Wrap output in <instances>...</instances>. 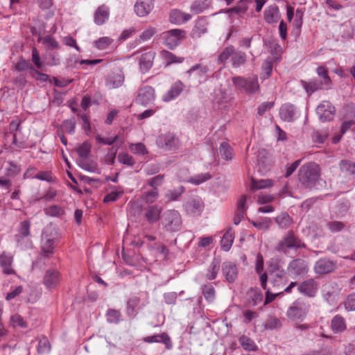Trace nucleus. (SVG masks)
I'll list each match as a JSON object with an SVG mask.
<instances>
[{
  "instance_id": "obj_1",
  "label": "nucleus",
  "mask_w": 355,
  "mask_h": 355,
  "mask_svg": "<svg viewBox=\"0 0 355 355\" xmlns=\"http://www.w3.org/2000/svg\"><path fill=\"white\" fill-rule=\"evenodd\" d=\"M306 248V244L293 232L288 231L278 242L275 249L276 251L288 254L292 251L296 252L300 248Z\"/></svg>"
},
{
  "instance_id": "obj_2",
  "label": "nucleus",
  "mask_w": 355,
  "mask_h": 355,
  "mask_svg": "<svg viewBox=\"0 0 355 355\" xmlns=\"http://www.w3.org/2000/svg\"><path fill=\"white\" fill-rule=\"evenodd\" d=\"M320 166L314 162L302 165L298 171V179L305 187H312L320 178Z\"/></svg>"
},
{
  "instance_id": "obj_3",
  "label": "nucleus",
  "mask_w": 355,
  "mask_h": 355,
  "mask_svg": "<svg viewBox=\"0 0 355 355\" xmlns=\"http://www.w3.org/2000/svg\"><path fill=\"white\" fill-rule=\"evenodd\" d=\"M149 303L148 294L140 292L132 294L127 301L126 313L130 318H135L137 314V309L146 306Z\"/></svg>"
},
{
  "instance_id": "obj_4",
  "label": "nucleus",
  "mask_w": 355,
  "mask_h": 355,
  "mask_svg": "<svg viewBox=\"0 0 355 355\" xmlns=\"http://www.w3.org/2000/svg\"><path fill=\"white\" fill-rule=\"evenodd\" d=\"M21 120L19 118L11 121L9 123V130L5 134L6 139L12 136V146L15 150H21L31 147L29 146L24 139H17V134H21Z\"/></svg>"
},
{
  "instance_id": "obj_5",
  "label": "nucleus",
  "mask_w": 355,
  "mask_h": 355,
  "mask_svg": "<svg viewBox=\"0 0 355 355\" xmlns=\"http://www.w3.org/2000/svg\"><path fill=\"white\" fill-rule=\"evenodd\" d=\"M232 83L236 89L248 94H254L259 89V84L257 76L244 78L236 76L232 78Z\"/></svg>"
},
{
  "instance_id": "obj_6",
  "label": "nucleus",
  "mask_w": 355,
  "mask_h": 355,
  "mask_svg": "<svg viewBox=\"0 0 355 355\" xmlns=\"http://www.w3.org/2000/svg\"><path fill=\"white\" fill-rule=\"evenodd\" d=\"M162 224L168 232L179 231L182 224L181 215L176 210H167L163 214Z\"/></svg>"
},
{
  "instance_id": "obj_7",
  "label": "nucleus",
  "mask_w": 355,
  "mask_h": 355,
  "mask_svg": "<svg viewBox=\"0 0 355 355\" xmlns=\"http://www.w3.org/2000/svg\"><path fill=\"white\" fill-rule=\"evenodd\" d=\"M287 272L293 279H301L304 277L309 271L308 261L302 259H295L292 260L287 266Z\"/></svg>"
},
{
  "instance_id": "obj_8",
  "label": "nucleus",
  "mask_w": 355,
  "mask_h": 355,
  "mask_svg": "<svg viewBox=\"0 0 355 355\" xmlns=\"http://www.w3.org/2000/svg\"><path fill=\"white\" fill-rule=\"evenodd\" d=\"M269 280L275 290L283 289L288 281L286 271L277 264L270 266Z\"/></svg>"
},
{
  "instance_id": "obj_9",
  "label": "nucleus",
  "mask_w": 355,
  "mask_h": 355,
  "mask_svg": "<svg viewBox=\"0 0 355 355\" xmlns=\"http://www.w3.org/2000/svg\"><path fill=\"white\" fill-rule=\"evenodd\" d=\"M156 144L158 148L164 150L173 151L179 148L180 142L173 133L166 132L157 137Z\"/></svg>"
},
{
  "instance_id": "obj_10",
  "label": "nucleus",
  "mask_w": 355,
  "mask_h": 355,
  "mask_svg": "<svg viewBox=\"0 0 355 355\" xmlns=\"http://www.w3.org/2000/svg\"><path fill=\"white\" fill-rule=\"evenodd\" d=\"M186 32L182 29H172L164 33V44L171 49L177 47L185 37Z\"/></svg>"
},
{
  "instance_id": "obj_11",
  "label": "nucleus",
  "mask_w": 355,
  "mask_h": 355,
  "mask_svg": "<svg viewBox=\"0 0 355 355\" xmlns=\"http://www.w3.org/2000/svg\"><path fill=\"white\" fill-rule=\"evenodd\" d=\"M55 245V238L48 234V230L46 229L42 232L41 241V252L39 255V259L42 257L49 258L50 255L53 254V250Z\"/></svg>"
},
{
  "instance_id": "obj_12",
  "label": "nucleus",
  "mask_w": 355,
  "mask_h": 355,
  "mask_svg": "<svg viewBox=\"0 0 355 355\" xmlns=\"http://www.w3.org/2000/svg\"><path fill=\"white\" fill-rule=\"evenodd\" d=\"M309 310V305L300 302L293 304L287 311V316L292 320H303Z\"/></svg>"
},
{
  "instance_id": "obj_13",
  "label": "nucleus",
  "mask_w": 355,
  "mask_h": 355,
  "mask_svg": "<svg viewBox=\"0 0 355 355\" xmlns=\"http://www.w3.org/2000/svg\"><path fill=\"white\" fill-rule=\"evenodd\" d=\"M336 112L334 106L327 101L321 102L316 108V114L322 122L333 119Z\"/></svg>"
},
{
  "instance_id": "obj_14",
  "label": "nucleus",
  "mask_w": 355,
  "mask_h": 355,
  "mask_svg": "<svg viewBox=\"0 0 355 355\" xmlns=\"http://www.w3.org/2000/svg\"><path fill=\"white\" fill-rule=\"evenodd\" d=\"M322 297L330 305H334L339 300V289L335 283H327L322 286Z\"/></svg>"
},
{
  "instance_id": "obj_15",
  "label": "nucleus",
  "mask_w": 355,
  "mask_h": 355,
  "mask_svg": "<svg viewBox=\"0 0 355 355\" xmlns=\"http://www.w3.org/2000/svg\"><path fill=\"white\" fill-rule=\"evenodd\" d=\"M61 279V275L58 270L50 268L44 272L42 283L46 288L53 290L60 284Z\"/></svg>"
},
{
  "instance_id": "obj_16",
  "label": "nucleus",
  "mask_w": 355,
  "mask_h": 355,
  "mask_svg": "<svg viewBox=\"0 0 355 355\" xmlns=\"http://www.w3.org/2000/svg\"><path fill=\"white\" fill-rule=\"evenodd\" d=\"M184 209L191 216H200L204 209V202L198 197L189 198L184 204Z\"/></svg>"
},
{
  "instance_id": "obj_17",
  "label": "nucleus",
  "mask_w": 355,
  "mask_h": 355,
  "mask_svg": "<svg viewBox=\"0 0 355 355\" xmlns=\"http://www.w3.org/2000/svg\"><path fill=\"white\" fill-rule=\"evenodd\" d=\"M318 290V284L314 279H306L297 285V291L302 295L314 297Z\"/></svg>"
},
{
  "instance_id": "obj_18",
  "label": "nucleus",
  "mask_w": 355,
  "mask_h": 355,
  "mask_svg": "<svg viewBox=\"0 0 355 355\" xmlns=\"http://www.w3.org/2000/svg\"><path fill=\"white\" fill-rule=\"evenodd\" d=\"M336 266V262L327 258H322L315 263L313 269L316 274L324 275L333 272Z\"/></svg>"
},
{
  "instance_id": "obj_19",
  "label": "nucleus",
  "mask_w": 355,
  "mask_h": 355,
  "mask_svg": "<svg viewBox=\"0 0 355 355\" xmlns=\"http://www.w3.org/2000/svg\"><path fill=\"white\" fill-rule=\"evenodd\" d=\"M279 116L284 121L292 122L298 117V111L294 105L285 103L279 109Z\"/></svg>"
},
{
  "instance_id": "obj_20",
  "label": "nucleus",
  "mask_w": 355,
  "mask_h": 355,
  "mask_svg": "<svg viewBox=\"0 0 355 355\" xmlns=\"http://www.w3.org/2000/svg\"><path fill=\"white\" fill-rule=\"evenodd\" d=\"M154 8V0H137L134 6L136 15L140 17H146Z\"/></svg>"
},
{
  "instance_id": "obj_21",
  "label": "nucleus",
  "mask_w": 355,
  "mask_h": 355,
  "mask_svg": "<svg viewBox=\"0 0 355 355\" xmlns=\"http://www.w3.org/2000/svg\"><path fill=\"white\" fill-rule=\"evenodd\" d=\"M155 98V89L151 86L145 85L139 89L137 101L144 105L153 102Z\"/></svg>"
},
{
  "instance_id": "obj_22",
  "label": "nucleus",
  "mask_w": 355,
  "mask_h": 355,
  "mask_svg": "<svg viewBox=\"0 0 355 355\" xmlns=\"http://www.w3.org/2000/svg\"><path fill=\"white\" fill-rule=\"evenodd\" d=\"M156 53L154 51H149L141 55L139 59L140 70L143 73L148 71L153 67Z\"/></svg>"
},
{
  "instance_id": "obj_23",
  "label": "nucleus",
  "mask_w": 355,
  "mask_h": 355,
  "mask_svg": "<svg viewBox=\"0 0 355 355\" xmlns=\"http://www.w3.org/2000/svg\"><path fill=\"white\" fill-rule=\"evenodd\" d=\"M281 18L278 6L275 4L268 6L263 12V19L269 24L277 23Z\"/></svg>"
},
{
  "instance_id": "obj_24",
  "label": "nucleus",
  "mask_w": 355,
  "mask_h": 355,
  "mask_svg": "<svg viewBox=\"0 0 355 355\" xmlns=\"http://www.w3.org/2000/svg\"><path fill=\"white\" fill-rule=\"evenodd\" d=\"M222 272L227 282L232 283L237 278L238 268L234 263L226 261L222 265Z\"/></svg>"
},
{
  "instance_id": "obj_25",
  "label": "nucleus",
  "mask_w": 355,
  "mask_h": 355,
  "mask_svg": "<svg viewBox=\"0 0 355 355\" xmlns=\"http://www.w3.org/2000/svg\"><path fill=\"white\" fill-rule=\"evenodd\" d=\"M184 85L180 80L175 82L169 90L163 95L162 100L164 102H169L176 98L183 91Z\"/></svg>"
},
{
  "instance_id": "obj_26",
  "label": "nucleus",
  "mask_w": 355,
  "mask_h": 355,
  "mask_svg": "<svg viewBox=\"0 0 355 355\" xmlns=\"http://www.w3.org/2000/svg\"><path fill=\"white\" fill-rule=\"evenodd\" d=\"M330 329L334 334L343 333L347 329L345 319L339 314L336 315L331 320Z\"/></svg>"
},
{
  "instance_id": "obj_27",
  "label": "nucleus",
  "mask_w": 355,
  "mask_h": 355,
  "mask_svg": "<svg viewBox=\"0 0 355 355\" xmlns=\"http://www.w3.org/2000/svg\"><path fill=\"white\" fill-rule=\"evenodd\" d=\"M144 342L148 343H164L167 349L172 347V343L171 339L166 333H162L160 334H155L144 337L143 339Z\"/></svg>"
},
{
  "instance_id": "obj_28",
  "label": "nucleus",
  "mask_w": 355,
  "mask_h": 355,
  "mask_svg": "<svg viewBox=\"0 0 355 355\" xmlns=\"http://www.w3.org/2000/svg\"><path fill=\"white\" fill-rule=\"evenodd\" d=\"M110 17V8L105 5L99 6L94 12V23L98 26L103 25L108 20Z\"/></svg>"
},
{
  "instance_id": "obj_29",
  "label": "nucleus",
  "mask_w": 355,
  "mask_h": 355,
  "mask_svg": "<svg viewBox=\"0 0 355 355\" xmlns=\"http://www.w3.org/2000/svg\"><path fill=\"white\" fill-rule=\"evenodd\" d=\"M191 19V15L189 13L184 12L180 10L174 9L170 12L169 20L175 24H184Z\"/></svg>"
},
{
  "instance_id": "obj_30",
  "label": "nucleus",
  "mask_w": 355,
  "mask_h": 355,
  "mask_svg": "<svg viewBox=\"0 0 355 355\" xmlns=\"http://www.w3.org/2000/svg\"><path fill=\"white\" fill-rule=\"evenodd\" d=\"M300 83L309 96L312 94L313 92L325 87L324 85H323L322 83L316 78L311 79L309 81L301 80Z\"/></svg>"
},
{
  "instance_id": "obj_31",
  "label": "nucleus",
  "mask_w": 355,
  "mask_h": 355,
  "mask_svg": "<svg viewBox=\"0 0 355 355\" xmlns=\"http://www.w3.org/2000/svg\"><path fill=\"white\" fill-rule=\"evenodd\" d=\"M12 256L10 254L3 252L0 255V265L4 274H15V270L12 268Z\"/></svg>"
},
{
  "instance_id": "obj_32",
  "label": "nucleus",
  "mask_w": 355,
  "mask_h": 355,
  "mask_svg": "<svg viewBox=\"0 0 355 355\" xmlns=\"http://www.w3.org/2000/svg\"><path fill=\"white\" fill-rule=\"evenodd\" d=\"M263 301V295L258 288H251L248 292V300L246 305L248 307H254Z\"/></svg>"
},
{
  "instance_id": "obj_33",
  "label": "nucleus",
  "mask_w": 355,
  "mask_h": 355,
  "mask_svg": "<svg viewBox=\"0 0 355 355\" xmlns=\"http://www.w3.org/2000/svg\"><path fill=\"white\" fill-rule=\"evenodd\" d=\"M162 208L157 205L149 206L146 209L145 217L150 223L156 222L160 217Z\"/></svg>"
},
{
  "instance_id": "obj_34",
  "label": "nucleus",
  "mask_w": 355,
  "mask_h": 355,
  "mask_svg": "<svg viewBox=\"0 0 355 355\" xmlns=\"http://www.w3.org/2000/svg\"><path fill=\"white\" fill-rule=\"evenodd\" d=\"M124 82V76L119 71L112 73L107 80V85L111 88H118L121 87Z\"/></svg>"
},
{
  "instance_id": "obj_35",
  "label": "nucleus",
  "mask_w": 355,
  "mask_h": 355,
  "mask_svg": "<svg viewBox=\"0 0 355 355\" xmlns=\"http://www.w3.org/2000/svg\"><path fill=\"white\" fill-rule=\"evenodd\" d=\"M220 261L218 259L214 258L209 267L207 268L206 272V277L209 280L215 279L220 269Z\"/></svg>"
},
{
  "instance_id": "obj_36",
  "label": "nucleus",
  "mask_w": 355,
  "mask_h": 355,
  "mask_svg": "<svg viewBox=\"0 0 355 355\" xmlns=\"http://www.w3.org/2000/svg\"><path fill=\"white\" fill-rule=\"evenodd\" d=\"M234 232L230 228L225 233V234L223 235V236L221 239L220 243H221L222 249L225 252L229 251L232 247L233 242H234Z\"/></svg>"
},
{
  "instance_id": "obj_37",
  "label": "nucleus",
  "mask_w": 355,
  "mask_h": 355,
  "mask_svg": "<svg viewBox=\"0 0 355 355\" xmlns=\"http://www.w3.org/2000/svg\"><path fill=\"white\" fill-rule=\"evenodd\" d=\"M37 41L39 42H42L48 50L60 49V44L51 35H47L44 37L39 36Z\"/></svg>"
},
{
  "instance_id": "obj_38",
  "label": "nucleus",
  "mask_w": 355,
  "mask_h": 355,
  "mask_svg": "<svg viewBox=\"0 0 355 355\" xmlns=\"http://www.w3.org/2000/svg\"><path fill=\"white\" fill-rule=\"evenodd\" d=\"M207 21L205 18H199L193 29V35L196 37H200L207 31Z\"/></svg>"
},
{
  "instance_id": "obj_39",
  "label": "nucleus",
  "mask_w": 355,
  "mask_h": 355,
  "mask_svg": "<svg viewBox=\"0 0 355 355\" xmlns=\"http://www.w3.org/2000/svg\"><path fill=\"white\" fill-rule=\"evenodd\" d=\"M247 60L246 54L241 51H235L232 57V66L234 68H239L243 66Z\"/></svg>"
},
{
  "instance_id": "obj_40",
  "label": "nucleus",
  "mask_w": 355,
  "mask_h": 355,
  "mask_svg": "<svg viewBox=\"0 0 355 355\" xmlns=\"http://www.w3.org/2000/svg\"><path fill=\"white\" fill-rule=\"evenodd\" d=\"M219 153L221 157L227 161H230L234 157L232 148L227 142H222L219 148Z\"/></svg>"
},
{
  "instance_id": "obj_41",
  "label": "nucleus",
  "mask_w": 355,
  "mask_h": 355,
  "mask_svg": "<svg viewBox=\"0 0 355 355\" xmlns=\"http://www.w3.org/2000/svg\"><path fill=\"white\" fill-rule=\"evenodd\" d=\"M161 56L166 65L173 63H182L184 60L183 58L178 57L173 53L164 50L161 51Z\"/></svg>"
},
{
  "instance_id": "obj_42",
  "label": "nucleus",
  "mask_w": 355,
  "mask_h": 355,
  "mask_svg": "<svg viewBox=\"0 0 355 355\" xmlns=\"http://www.w3.org/2000/svg\"><path fill=\"white\" fill-rule=\"evenodd\" d=\"M239 341L243 349L246 351L254 352L258 349L254 340L246 336H241Z\"/></svg>"
},
{
  "instance_id": "obj_43",
  "label": "nucleus",
  "mask_w": 355,
  "mask_h": 355,
  "mask_svg": "<svg viewBox=\"0 0 355 355\" xmlns=\"http://www.w3.org/2000/svg\"><path fill=\"white\" fill-rule=\"evenodd\" d=\"M275 221L281 229L288 228L293 223V219L286 213H282L275 218Z\"/></svg>"
},
{
  "instance_id": "obj_44",
  "label": "nucleus",
  "mask_w": 355,
  "mask_h": 355,
  "mask_svg": "<svg viewBox=\"0 0 355 355\" xmlns=\"http://www.w3.org/2000/svg\"><path fill=\"white\" fill-rule=\"evenodd\" d=\"M316 72L320 78L319 81L321 82V83H322V85H324L326 88L329 87L331 84V80L330 77L329 76L327 69L324 67L320 66L317 68Z\"/></svg>"
},
{
  "instance_id": "obj_45",
  "label": "nucleus",
  "mask_w": 355,
  "mask_h": 355,
  "mask_svg": "<svg viewBox=\"0 0 355 355\" xmlns=\"http://www.w3.org/2000/svg\"><path fill=\"white\" fill-rule=\"evenodd\" d=\"M340 168L345 176L355 175V163L352 162L342 160L340 163Z\"/></svg>"
},
{
  "instance_id": "obj_46",
  "label": "nucleus",
  "mask_w": 355,
  "mask_h": 355,
  "mask_svg": "<svg viewBox=\"0 0 355 355\" xmlns=\"http://www.w3.org/2000/svg\"><path fill=\"white\" fill-rule=\"evenodd\" d=\"M124 191L122 187H119L117 189L113 190L108 193L103 198L104 203H110L116 202L123 194Z\"/></svg>"
},
{
  "instance_id": "obj_47",
  "label": "nucleus",
  "mask_w": 355,
  "mask_h": 355,
  "mask_svg": "<svg viewBox=\"0 0 355 355\" xmlns=\"http://www.w3.org/2000/svg\"><path fill=\"white\" fill-rule=\"evenodd\" d=\"M272 185L273 181L270 179L252 180V189L253 190L266 189L271 187Z\"/></svg>"
},
{
  "instance_id": "obj_48",
  "label": "nucleus",
  "mask_w": 355,
  "mask_h": 355,
  "mask_svg": "<svg viewBox=\"0 0 355 355\" xmlns=\"http://www.w3.org/2000/svg\"><path fill=\"white\" fill-rule=\"evenodd\" d=\"M343 119L355 121V105L353 103H348L343 108Z\"/></svg>"
},
{
  "instance_id": "obj_49",
  "label": "nucleus",
  "mask_w": 355,
  "mask_h": 355,
  "mask_svg": "<svg viewBox=\"0 0 355 355\" xmlns=\"http://www.w3.org/2000/svg\"><path fill=\"white\" fill-rule=\"evenodd\" d=\"M209 6L207 0H196L191 6V11L195 14L203 12Z\"/></svg>"
},
{
  "instance_id": "obj_50",
  "label": "nucleus",
  "mask_w": 355,
  "mask_h": 355,
  "mask_svg": "<svg viewBox=\"0 0 355 355\" xmlns=\"http://www.w3.org/2000/svg\"><path fill=\"white\" fill-rule=\"evenodd\" d=\"M211 178V175L209 173H200L191 177L188 180V182H190L195 185H199Z\"/></svg>"
},
{
  "instance_id": "obj_51",
  "label": "nucleus",
  "mask_w": 355,
  "mask_h": 355,
  "mask_svg": "<svg viewBox=\"0 0 355 355\" xmlns=\"http://www.w3.org/2000/svg\"><path fill=\"white\" fill-rule=\"evenodd\" d=\"M159 198L158 189H152L150 191L144 192L142 195V200L147 204L155 202Z\"/></svg>"
},
{
  "instance_id": "obj_52",
  "label": "nucleus",
  "mask_w": 355,
  "mask_h": 355,
  "mask_svg": "<svg viewBox=\"0 0 355 355\" xmlns=\"http://www.w3.org/2000/svg\"><path fill=\"white\" fill-rule=\"evenodd\" d=\"M15 69L17 71H29L32 73L34 69L33 66L25 59L21 58L19 61L15 64Z\"/></svg>"
},
{
  "instance_id": "obj_53",
  "label": "nucleus",
  "mask_w": 355,
  "mask_h": 355,
  "mask_svg": "<svg viewBox=\"0 0 355 355\" xmlns=\"http://www.w3.org/2000/svg\"><path fill=\"white\" fill-rule=\"evenodd\" d=\"M202 294L209 302H212L216 297V291L212 285L207 284L204 285L202 288Z\"/></svg>"
},
{
  "instance_id": "obj_54",
  "label": "nucleus",
  "mask_w": 355,
  "mask_h": 355,
  "mask_svg": "<svg viewBox=\"0 0 355 355\" xmlns=\"http://www.w3.org/2000/svg\"><path fill=\"white\" fill-rule=\"evenodd\" d=\"M129 149L135 155H144L148 153L146 146L141 142L130 144L129 145Z\"/></svg>"
},
{
  "instance_id": "obj_55",
  "label": "nucleus",
  "mask_w": 355,
  "mask_h": 355,
  "mask_svg": "<svg viewBox=\"0 0 355 355\" xmlns=\"http://www.w3.org/2000/svg\"><path fill=\"white\" fill-rule=\"evenodd\" d=\"M15 240L17 242V247L21 250H24L25 248H30L32 247L31 241L26 236H22L21 234H17L15 236Z\"/></svg>"
},
{
  "instance_id": "obj_56",
  "label": "nucleus",
  "mask_w": 355,
  "mask_h": 355,
  "mask_svg": "<svg viewBox=\"0 0 355 355\" xmlns=\"http://www.w3.org/2000/svg\"><path fill=\"white\" fill-rule=\"evenodd\" d=\"M78 166L83 170L92 172V173H99V171L97 166V164L93 162H91L86 159L80 160L78 163Z\"/></svg>"
},
{
  "instance_id": "obj_57",
  "label": "nucleus",
  "mask_w": 355,
  "mask_h": 355,
  "mask_svg": "<svg viewBox=\"0 0 355 355\" xmlns=\"http://www.w3.org/2000/svg\"><path fill=\"white\" fill-rule=\"evenodd\" d=\"M113 40L109 37H102L94 41V46L99 50H105L113 42Z\"/></svg>"
},
{
  "instance_id": "obj_58",
  "label": "nucleus",
  "mask_w": 355,
  "mask_h": 355,
  "mask_svg": "<svg viewBox=\"0 0 355 355\" xmlns=\"http://www.w3.org/2000/svg\"><path fill=\"white\" fill-rule=\"evenodd\" d=\"M184 192V188L183 187H180L177 189L168 190L166 192L165 197L168 200H172V201L177 200L182 195V193Z\"/></svg>"
},
{
  "instance_id": "obj_59",
  "label": "nucleus",
  "mask_w": 355,
  "mask_h": 355,
  "mask_svg": "<svg viewBox=\"0 0 355 355\" xmlns=\"http://www.w3.org/2000/svg\"><path fill=\"white\" fill-rule=\"evenodd\" d=\"M107 321L109 323L117 324L120 322L121 314L119 311L115 309H109L106 313Z\"/></svg>"
},
{
  "instance_id": "obj_60",
  "label": "nucleus",
  "mask_w": 355,
  "mask_h": 355,
  "mask_svg": "<svg viewBox=\"0 0 355 355\" xmlns=\"http://www.w3.org/2000/svg\"><path fill=\"white\" fill-rule=\"evenodd\" d=\"M234 48L233 46H229L226 47L223 51L220 53L218 62L219 63L225 62L230 57H232V55L234 51Z\"/></svg>"
},
{
  "instance_id": "obj_61",
  "label": "nucleus",
  "mask_w": 355,
  "mask_h": 355,
  "mask_svg": "<svg viewBox=\"0 0 355 355\" xmlns=\"http://www.w3.org/2000/svg\"><path fill=\"white\" fill-rule=\"evenodd\" d=\"M10 324L13 327H19L21 328H26L27 323L24 318L19 314H14L11 315L10 319Z\"/></svg>"
},
{
  "instance_id": "obj_62",
  "label": "nucleus",
  "mask_w": 355,
  "mask_h": 355,
  "mask_svg": "<svg viewBox=\"0 0 355 355\" xmlns=\"http://www.w3.org/2000/svg\"><path fill=\"white\" fill-rule=\"evenodd\" d=\"M9 166L6 168V175L8 177L14 178L21 172V167L19 165L13 162H8Z\"/></svg>"
},
{
  "instance_id": "obj_63",
  "label": "nucleus",
  "mask_w": 355,
  "mask_h": 355,
  "mask_svg": "<svg viewBox=\"0 0 355 355\" xmlns=\"http://www.w3.org/2000/svg\"><path fill=\"white\" fill-rule=\"evenodd\" d=\"M195 71H196L198 76H201L208 71V67L200 64H196L192 66L189 70H187L186 73L189 74V76H191L192 73Z\"/></svg>"
},
{
  "instance_id": "obj_64",
  "label": "nucleus",
  "mask_w": 355,
  "mask_h": 355,
  "mask_svg": "<svg viewBox=\"0 0 355 355\" xmlns=\"http://www.w3.org/2000/svg\"><path fill=\"white\" fill-rule=\"evenodd\" d=\"M51 346L46 338L40 339L37 345V352L40 354H47L50 352Z\"/></svg>"
}]
</instances>
